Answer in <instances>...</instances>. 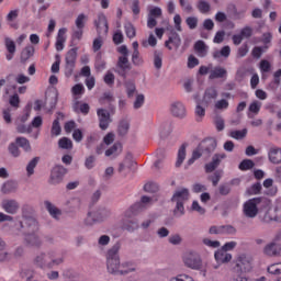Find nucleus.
Masks as SVG:
<instances>
[{
    "instance_id": "f257e3e1",
    "label": "nucleus",
    "mask_w": 281,
    "mask_h": 281,
    "mask_svg": "<svg viewBox=\"0 0 281 281\" xmlns=\"http://www.w3.org/2000/svg\"><path fill=\"white\" fill-rule=\"evenodd\" d=\"M34 265L40 267V269H54V267H58V265H63V257L56 258L55 251H48L47 254L41 252L37 255L34 260Z\"/></svg>"
},
{
    "instance_id": "f03ea898",
    "label": "nucleus",
    "mask_w": 281,
    "mask_h": 281,
    "mask_svg": "<svg viewBox=\"0 0 281 281\" xmlns=\"http://www.w3.org/2000/svg\"><path fill=\"white\" fill-rule=\"evenodd\" d=\"M190 199V190L187 188L178 189L172 198L171 203H176V207L173 210V214L176 216H183L186 214V209L183 207V203Z\"/></svg>"
},
{
    "instance_id": "7ed1b4c3",
    "label": "nucleus",
    "mask_w": 281,
    "mask_h": 281,
    "mask_svg": "<svg viewBox=\"0 0 281 281\" xmlns=\"http://www.w3.org/2000/svg\"><path fill=\"white\" fill-rule=\"evenodd\" d=\"M254 265V258L247 254L238 255L233 261L232 273H249Z\"/></svg>"
},
{
    "instance_id": "20e7f679",
    "label": "nucleus",
    "mask_w": 281,
    "mask_h": 281,
    "mask_svg": "<svg viewBox=\"0 0 281 281\" xmlns=\"http://www.w3.org/2000/svg\"><path fill=\"white\" fill-rule=\"evenodd\" d=\"M216 146H218L216 138L207 137L199 143L198 147L195 148V153H199L200 157L210 159V157H212V153L216 150Z\"/></svg>"
},
{
    "instance_id": "39448f33",
    "label": "nucleus",
    "mask_w": 281,
    "mask_h": 281,
    "mask_svg": "<svg viewBox=\"0 0 281 281\" xmlns=\"http://www.w3.org/2000/svg\"><path fill=\"white\" fill-rule=\"evenodd\" d=\"M265 199L262 198H255L250 199L244 204L243 213L246 218H256L258 214H260L259 205H262Z\"/></svg>"
},
{
    "instance_id": "423d86ee",
    "label": "nucleus",
    "mask_w": 281,
    "mask_h": 281,
    "mask_svg": "<svg viewBox=\"0 0 281 281\" xmlns=\"http://www.w3.org/2000/svg\"><path fill=\"white\" fill-rule=\"evenodd\" d=\"M281 236L276 233L273 239L263 247L265 256L268 258H280L281 257Z\"/></svg>"
},
{
    "instance_id": "0eeeda50",
    "label": "nucleus",
    "mask_w": 281,
    "mask_h": 281,
    "mask_svg": "<svg viewBox=\"0 0 281 281\" xmlns=\"http://www.w3.org/2000/svg\"><path fill=\"white\" fill-rule=\"evenodd\" d=\"M259 214L262 223H273V221H276V211L273 207L269 206V202H267L265 199Z\"/></svg>"
},
{
    "instance_id": "6e6552de",
    "label": "nucleus",
    "mask_w": 281,
    "mask_h": 281,
    "mask_svg": "<svg viewBox=\"0 0 281 281\" xmlns=\"http://www.w3.org/2000/svg\"><path fill=\"white\" fill-rule=\"evenodd\" d=\"M67 175V168H64L60 165H57L50 171L49 183L50 186H58V183H63V179Z\"/></svg>"
},
{
    "instance_id": "1a4fd4ad",
    "label": "nucleus",
    "mask_w": 281,
    "mask_h": 281,
    "mask_svg": "<svg viewBox=\"0 0 281 281\" xmlns=\"http://www.w3.org/2000/svg\"><path fill=\"white\" fill-rule=\"evenodd\" d=\"M106 269L109 273H120V276H126L135 271V268L120 270V259H106Z\"/></svg>"
},
{
    "instance_id": "9d476101",
    "label": "nucleus",
    "mask_w": 281,
    "mask_h": 281,
    "mask_svg": "<svg viewBox=\"0 0 281 281\" xmlns=\"http://www.w3.org/2000/svg\"><path fill=\"white\" fill-rule=\"evenodd\" d=\"M111 216V211L104 206L97 209L94 212L88 213V218H92L94 223H100L104 221V218H109Z\"/></svg>"
},
{
    "instance_id": "9b49d317",
    "label": "nucleus",
    "mask_w": 281,
    "mask_h": 281,
    "mask_svg": "<svg viewBox=\"0 0 281 281\" xmlns=\"http://www.w3.org/2000/svg\"><path fill=\"white\" fill-rule=\"evenodd\" d=\"M183 262L189 269H201V257L196 252H189L184 256Z\"/></svg>"
},
{
    "instance_id": "f8f14e48",
    "label": "nucleus",
    "mask_w": 281,
    "mask_h": 281,
    "mask_svg": "<svg viewBox=\"0 0 281 281\" xmlns=\"http://www.w3.org/2000/svg\"><path fill=\"white\" fill-rule=\"evenodd\" d=\"M97 114L99 117V127L101 131H106L109 124H111V113L104 109H98Z\"/></svg>"
},
{
    "instance_id": "ddd939ff",
    "label": "nucleus",
    "mask_w": 281,
    "mask_h": 281,
    "mask_svg": "<svg viewBox=\"0 0 281 281\" xmlns=\"http://www.w3.org/2000/svg\"><path fill=\"white\" fill-rule=\"evenodd\" d=\"M225 157H227V155L225 154H214L212 157V161L207 162L204 166L205 172L206 173L214 172V170H216L218 166H221V161H223Z\"/></svg>"
},
{
    "instance_id": "4468645a",
    "label": "nucleus",
    "mask_w": 281,
    "mask_h": 281,
    "mask_svg": "<svg viewBox=\"0 0 281 281\" xmlns=\"http://www.w3.org/2000/svg\"><path fill=\"white\" fill-rule=\"evenodd\" d=\"M1 205L7 214H16L19 207H21L16 200H3Z\"/></svg>"
},
{
    "instance_id": "2eb2a0df",
    "label": "nucleus",
    "mask_w": 281,
    "mask_h": 281,
    "mask_svg": "<svg viewBox=\"0 0 281 281\" xmlns=\"http://www.w3.org/2000/svg\"><path fill=\"white\" fill-rule=\"evenodd\" d=\"M21 227H25L27 234H34L38 232V222L33 217L25 218L24 222H20Z\"/></svg>"
},
{
    "instance_id": "dca6fc26",
    "label": "nucleus",
    "mask_w": 281,
    "mask_h": 281,
    "mask_svg": "<svg viewBox=\"0 0 281 281\" xmlns=\"http://www.w3.org/2000/svg\"><path fill=\"white\" fill-rule=\"evenodd\" d=\"M137 162L133 160V154L127 153L124 160L119 165V172H124V170H133V167L136 166Z\"/></svg>"
},
{
    "instance_id": "f3484780",
    "label": "nucleus",
    "mask_w": 281,
    "mask_h": 281,
    "mask_svg": "<svg viewBox=\"0 0 281 281\" xmlns=\"http://www.w3.org/2000/svg\"><path fill=\"white\" fill-rule=\"evenodd\" d=\"M25 243L29 247H36L40 249V247H43V240H41V237L34 233H27L25 236Z\"/></svg>"
},
{
    "instance_id": "a211bd4d",
    "label": "nucleus",
    "mask_w": 281,
    "mask_h": 281,
    "mask_svg": "<svg viewBox=\"0 0 281 281\" xmlns=\"http://www.w3.org/2000/svg\"><path fill=\"white\" fill-rule=\"evenodd\" d=\"M170 44L175 45V47H180L181 46V37L179 36V33H177L175 30H172L169 34L168 41L165 42V46L167 49H172V46Z\"/></svg>"
},
{
    "instance_id": "6ab92c4d",
    "label": "nucleus",
    "mask_w": 281,
    "mask_h": 281,
    "mask_svg": "<svg viewBox=\"0 0 281 281\" xmlns=\"http://www.w3.org/2000/svg\"><path fill=\"white\" fill-rule=\"evenodd\" d=\"M171 113L173 117H186V106L183 103L177 101L171 104Z\"/></svg>"
},
{
    "instance_id": "aec40b11",
    "label": "nucleus",
    "mask_w": 281,
    "mask_h": 281,
    "mask_svg": "<svg viewBox=\"0 0 281 281\" xmlns=\"http://www.w3.org/2000/svg\"><path fill=\"white\" fill-rule=\"evenodd\" d=\"M120 249H122V244L117 241L108 250L106 260H120Z\"/></svg>"
},
{
    "instance_id": "412c9836",
    "label": "nucleus",
    "mask_w": 281,
    "mask_h": 281,
    "mask_svg": "<svg viewBox=\"0 0 281 281\" xmlns=\"http://www.w3.org/2000/svg\"><path fill=\"white\" fill-rule=\"evenodd\" d=\"M65 34H67V29L63 27L59 29L56 40V49L57 52H63L65 49V42L67 41V37H65Z\"/></svg>"
},
{
    "instance_id": "4be33fe9",
    "label": "nucleus",
    "mask_w": 281,
    "mask_h": 281,
    "mask_svg": "<svg viewBox=\"0 0 281 281\" xmlns=\"http://www.w3.org/2000/svg\"><path fill=\"white\" fill-rule=\"evenodd\" d=\"M4 45L7 52H9V54H7V60H12V58H14V54H16V44L10 37H7L4 40Z\"/></svg>"
},
{
    "instance_id": "5701e85b",
    "label": "nucleus",
    "mask_w": 281,
    "mask_h": 281,
    "mask_svg": "<svg viewBox=\"0 0 281 281\" xmlns=\"http://www.w3.org/2000/svg\"><path fill=\"white\" fill-rule=\"evenodd\" d=\"M34 52H36V49L33 45H27L26 47H24L20 56L21 63H27V60H30L32 56H34Z\"/></svg>"
},
{
    "instance_id": "b1692460",
    "label": "nucleus",
    "mask_w": 281,
    "mask_h": 281,
    "mask_svg": "<svg viewBox=\"0 0 281 281\" xmlns=\"http://www.w3.org/2000/svg\"><path fill=\"white\" fill-rule=\"evenodd\" d=\"M215 260L222 263L229 262L232 260V254L227 252V250H224L222 248L221 250H217L215 252Z\"/></svg>"
},
{
    "instance_id": "393cba45",
    "label": "nucleus",
    "mask_w": 281,
    "mask_h": 281,
    "mask_svg": "<svg viewBox=\"0 0 281 281\" xmlns=\"http://www.w3.org/2000/svg\"><path fill=\"white\" fill-rule=\"evenodd\" d=\"M16 188H19L16 181L9 180L2 186V192L3 194H12V192H16Z\"/></svg>"
},
{
    "instance_id": "a878e982",
    "label": "nucleus",
    "mask_w": 281,
    "mask_h": 281,
    "mask_svg": "<svg viewBox=\"0 0 281 281\" xmlns=\"http://www.w3.org/2000/svg\"><path fill=\"white\" fill-rule=\"evenodd\" d=\"M44 205H45L46 210L49 212L50 216H53V218H58L63 214V211H60L58 207H56L49 201H45Z\"/></svg>"
},
{
    "instance_id": "bb28decb",
    "label": "nucleus",
    "mask_w": 281,
    "mask_h": 281,
    "mask_svg": "<svg viewBox=\"0 0 281 281\" xmlns=\"http://www.w3.org/2000/svg\"><path fill=\"white\" fill-rule=\"evenodd\" d=\"M151 199L149 196L143 195L140 202L135 203L132 206L133 214H137V212H142L144 210V204L150 203Z\"/></svg>"
},
{
    "instance_id": "cd10ccee",
    "label": "nucleus",
    "mask_w": 281,
    "mask_h": 281,
    "mask_svg": "<svg viewBox=\"0 0 281 281\" xmlns=\"http://www.w3.org/2000/svg\"><path fill=\"white\" fill-rule=\"evenodd\" d=\"M5 240L0 237V262H8L10 260V252L5 250Z\"/></svg>"
},
{
    "instance_id": "c85d7f7f",
    "label": "nucleus",
    "mask_w": 281,
    "mask_h": 281,
    "mask_svg": "<svg viewBox=\"0 0 281 281\" xmlns=\"http://www.w3.org/2000/svg\"><path fill=\"white\" fill-rule=\"evenodd\" d=\"M124 87L126 89L127 98H134L135 93H137V87L135 86V81L127 80L124 82Z\"/></svg>"
},
{
    "instance_id": "c756f323",
    "label": "nucleus",
    "mask_w": 281,
    "mask_h": 281,
    "mask_svg": "<svg viewBox=\"0 0 281 281\" xmlns=\"http://www.w3.org/2000/svg\"><path fill=\"white\" fill-rule=\"evenodd\" d=\"M225 76H227V70H225V68L222 67H215L209 78L210 80H215V78H225Z\"/></svg>"
},
{
    "instance_id": "7c9ffc66",
    "label": "nucleus",
    "mask_w": 281,
    "mask_h": 281,
    "mask_svg": "<svg viewBox=\"0 0 281 281\" xmlns=\"http://www.w3.org/2000/svg\"><path fill=\"white\" fill-rule=\"evenodd\" d=\"M269 160L271 161V164H281V149L280 148L270 149Z\"/></svg>"
},
{
    "instance_id": "2f4dec72",
    "label": "nucleus",
    "mask_w": 281,
    "mask_h": 281,
    "mask_svg": "<svg viewBox=\"0 0 281 281\" xmlns=\"http://www.w3.org/2000/svg\"><path fill=\"white\" fill-rule=\"evenodd\" d=\"M76 58H78V48H71L66 54V64L76 65Z\"/></svg>"
},
{
    "instance_id": "473e14b6",
    "label": "nucleus",
    "mask_w": 281,
    "mask_h": 281,
    "mask_svg": "<svg viewBox=\"0 0 281 281\" xmlns=\"http://www.w3.org/2000/svg\"><path fill=\"white\" fill-rule=\"evenodd\" d=\"M116 66L119 69L127 70L131 71L133 67L131 66V63L128 61V56L127 57H119Z\"/></svg>"
},
{
    "instance_id": "72a5a7b5",
    "label": "nucleus",
    "mask_w": 281,
    "mask_h": 281,
    "mask_svg": "<svg viewBox=\"0 0 281 281\" xmlns=\"http://www.w3.org/2000/svg\"><path fill=\"white\" fill-rule=\"evenodd\" d=\"M15 143L18 144V146H20V148H23V150H25V153H30V150H32L30 140L25 137H18L15 139Z\"/></svg>"
},
{
    "instance_id": "f704fd0d",
    "label": "nucleus",
    "mask_w": 281,
    "mask_h": 281,
    "mask_svg": "<svg viewBox=\"0 0 281 281\" xmlns=\"http://www.w3.org/2000/svg\"><path fill=\"white\" fill-rule=\"evenodd\" d=\"M229 54H232V48H229V46H224L221 50L213 52V58H221V56L229 58Z\"/></svg>"
},
{
    "instance_id": "c9c22d12",
    "label": "nucleus",
    "mask_w": 281,
    "mask_h": 281,
    "mask_svg": "<svg viewBox=\"0 0 281 281\" xmlns=\"http://www.w3.org/2000/svg\"><path fill=\"white\" fill-rule=\"evenodd\" d=\"M188 147L187 144H182L178 150V160L176 161V168H180L181 164H183L186 159V148Z\"/></svg>"
},
{
    "instance_id": "e433bc0d",
    "label": "nucleus",
    "mask_w": 281,
    "mask_h": 281,
    "mask_svg": "<svg viewBox=\"0 0 281 281\" xmlns=\"http://www.w3.org/2000/svg\"><path fill=\"white\" fill-rule=\"evenodd\" d=\"M128 128H131V125L127 123V121H121L117 127V134L120 137H124L128 134Z\"/></svg>"
},
{
    "instance_id": "4c0bfd02",
    "label": "nucleus",
    "mask_w": 281,
    "mask_h": 281,
    "mask_svg": "<svg viewBox=\"0 0 281 281\" xmlns=\"http://www.w3.org/2000/svg\"><path fill=\"white\" fill-rule=\"evenodd\" d=\"M125 34L127 36V38H135V36H137V31L135 29V25H133V23L127 22L125 25Z\"/></svg>"
},
{
    "instance_id": "58836bf2",
    "label": "nucleus",
    "mask_w": 281,
    "mask_h": 281,
    "mask_svg": "<svg viewBox=\"0 0 281 281\" xmlns=\"http://www.w3.org/2000/svg\"><path fill=\"white\" fill-rule=\"evenodd\" d=\"M122 153V143H114L112 147L105 150V157H111V155H117Z\"/></svg>"
},
{
    "instance_id": "ea45409f",
    "label": "nucleus",
    "mask_w": 281,
    "mask_h": 281,
    "mask_svg": "<svg viewBox=\"0 0 281 281\" xmlns=\"http://www.w3.org/2000/svg\"><path fill=\"white\" fill-rule=\"evenodd\" d=\"M139 228V224L135 220H127L123 224V229H126V232H135V229Z\"/></svg>"
},
{
    "instance_id": "a19ab883",
    "label": "nucleus",
    "mask_w": 281,
    "mask_h": 281,
    "mask_svg": "<svg viewBox=\"0 0 281 281\" xmlns=\"http://www.w3.org/2000/svg\"><path fill=\"white\" fill-rule=\"evenodd\" d=\"M58 146L64 150H71V148H74V143L71 142V139L63 137L58 140Z\"/></svg>"
},
{
    "instance_id": "79ce46f5",
    "label": "nucleus",
    "mask_w": 281,
    "mask_h": 281,
    "mask_svg": "<svg viewBox=\"0 0 281 281\" xmlns=\"http://www.w3.org/2000/svg\"><path fill=\"white\" fill-rule=\"evenodd\" d=\"M196 8L201 14H207L210 13V10H212V5H210L207 1H199Z\"/></svg>"
},
{
    "instance_id": "37998d69",
    "label": "nucleus",
    "mask_w": 281,
    "mask_h": 281,
    "mask_svg": "<svg viewBox=\"0 0 281 281\" xmlns=\"http://www.w3.org/2000/svg\"><path fill=\"white\" fill-rule=\"evenodd\" d=\"M38 161H41V158L40 157H35L26 166V172H27L29 177H32V175H34V169L38 165Z\"/></svg>"
},
{
    "instance_id": "c03bdc74",
    "label": "nucleus",
    "mask_w": 281,
    "mask_h": 281,
    "mask_svg": "<svg viewBox=\"0 0 281 281\" xmlns=\"http://www.w3.org/2000/svg\"><path fill=\"white\" fill-rule=\"evenodd\" d=\"M254 166H256V164L254 162V160H251V159H244V160L239 164L238 168H239V170L245 171V170H251V168H254Z\"/></svg>"
},
{
    "instance_id": "a18cd8bd",
    "label": "nucleus",
    "mask_w": 281,
    "mask_h": 281,
    "mask_svg": "<svg viewBox=\"0 0 281 281\" xmlns=\"http://www.w3.org/2000/svg\"><path fill=\"white\" fill-rule=\"evenodd\" d=\"M144 190L145 192L155 194L156 192H159V184L155 182H148L144 186Z\"/></svg>"
},
{
    "instance_id": "49530a36",
    "label": "nucleus",
    "mask_w": 281,
    "mask_h": 281,
    "mask_svg": "<svg viewBox=\"0 0 281 281\" xmlns=\"http://www.w3.org/2000/svg\"><path fill=\"white\" fill-rule=\"evenodd\" d=\"M132 63L135 65V67H140V65H144V58H142L139 52H133Z\"/></svg>"
},
{
    "instance_id": "de8ad7c7",
    "label": "nucleus",
    "mask_w": 281,
    "mask_h": 281,
    "mask_svg": "<svg viewBox=\"0 0 281 281\" xmlns=\"http://www.w3.org/2000/svg\"><path fill=\"white\" fill-rule=\"evenodd\" d=\"M179 3L183 12H186L187 14H192V12H194V8H192V4H190L188 0H179Z\"/></svg>"
},
{
    "instance_id": "09e8293b",
    "label": "nucleus",
    "mask_w": 281,
    "mask_h": 281,
    "mask_svg": "<svg viewBox=\"0 0 281 281\" xmlns=\"http://www.w3.org/2000/svg\"><path fill=\"white\" fill-rule=\"evenodd\" d=\"M164 54L161 52L156 50L154 53V65L157 69H161L162 66V58Z\"/></svg>"
},
{
    "instance_id": "8fccbe9b",
    "label": "nucleus",
    "mask_w": 281,
    "mask_h": 281,
    "mask_svg": "<svg viewBox=\"0 0 281 281\" xmlns=\"http://www.w3.org/2000/svg\"><path fill=\"white\" fill-rule=\"evenodd\" d=\"M186 23L190 30H196V27L199 25V18L189 16V18H187Z\"/></svg>"
},
{
    "instance_id": "3c124183",
    "label": "nucleus",
    "mask_w": 281,
    "mask_h": 281,
    "mask_svg": "<svg viewBox=\"0 0 281 281\" xmlns=\"http://www.w3.org/2000/svg\"><path fill=\"white\" fill-rule=\"evenodd\" d=\"M248 194L254 195V194H260L262 192V184L260 182H257L252 184L248 190Z\"/></svg>"
},
{
    "instance_id": "603ef678",
    "label": "nucleus",
    "mask_w": 281,
    "mask_h": 281,
    "mask_svg": "<svg viewBox=\"0 0 281 281\" xmlns=\"http://www.w3.org/2000/svg\"><path fill=\"white\" fill-rule=\"evenodd\" d=\"M103 80L108 87H113V85H115V75H113L111 71H108L103 77Z\"/></svg>"
},
{
    "instance_id": "864d4df0",
    "label": "nucleus",
    "mask_w": 281,
    "mask_h": 281,
    "mask_svg": "<svg viewBox=\"0 0 281 281\" xmlns=\"http://www.w3.org/2000/svg\"><path fill=\"white\" fill-rule=\"evenodd\" d=\"M231 137L234 139H244V137H247V128L231 132Z\"/></svg>"
},
{
    "instance_id": "5fc2aeb1",
    "label": "nucleus",
    "mask_w": 281,
    "mask_h": 281,
    "mask_svg": "<svg viewBox=\"0 0 281 281\" xmlns=\"http://www.w3.org/2000/svg\"><path fill=\"white\" fill-rule=\"evenodd\" d=\"M59 119L57 117L54 122H53V126L50 130L52 135H59L63 131V128L60 127V122L58 121Z\"/></svg>"
},
{
    "instance_id": "6e6d98bb",
    "label": "nucleus",
    "mask_w": 281,
    "mask_h": 281,
    "mask_svg": "<svg viewBox=\"0 0 281 281\" xmlns=\"http://www.w3.org/2000/svg\"><path fill=\"white\" fill-rule=\"evenodd\" d=\"M214 124H215L217 131L225 130V120L223 119V116H215Z\"/></svg>"
},
{
    "instance_id": "4d7b16f0",
    "label": "nucleus",
    "mask_w": 281,
    "mask_h": 281,
    "mask_svg": "<svg viewBox=\"0 0 281 281\" xmlns=\"http://www.w3.org/2000/svg\"><path fill=\"white\" fill-rule=\"evenodd\" d=\"M218 192L222 196H227V194H229V192H232V187L227 183L221 184L218 187Z\"/></svg>"
},
{
    "instance_id": "13d9d810",
    "label": "nucleus",
    "mask_w": 281,
    "mask_h": 281,
    "mask_svg": "<svg viewBox=\"0 0 281 281\" xmlns=\"http://www.w3.org/2000/svg\"><path fill=\"white\" fill-rule=\"evenodd\" d=\"M115 100L113 98V93L111 92H105L103 95L99 99L100 104H105L106 102H113Z\"/></svg>"
},
{
    "instance_id": "bf43d9fd",
    "label": "nucleus",
    "mask_w": 281,
    "mask_h": 281,
    "mask_svg": "<svg viewBox=\"0 0 281 281\" xmlns=\"http://www.w3.org/2000/svg\"><path fill=\"white\" fill-rule=\"evenodd\" d=\"M194 49L195 52H198L199 54H203L206 49H207V45H205V42L203 41H198L194 44Z\"/></svg>"
},
{
    "instance_id": "052dcab7",
    "label": "nucleus",
    "mask_w": 281,
    "mask_h": 281,
    "mask_svg": "<svg viewBox=\"0 0 281 281\" xmlns=\"http://www.w3.org/2000/svg\"><path fill=\"white\" fill-rule=\"evenodd\" d=\"M114 142H115V134L113 132L108 133L103 137V144H105V146H111V144H113Z\"/></svg>"
},
{
    "instance_id": "680f3d73",
    "label": "nucleus",
    "mask_w": 281,
    "mask_h": 281,
    "mask_svg": "<svg viewBox=\"0 0 281 281\" xmlns=\"http://www.w3.org/2000/svg\"><path fill=\"white\" fill-rule=\"evenodd\" d=\"M268 273H271L272 276H280V273H281L280 263H274V265L268 267Z\"/></svg>"
},
{
    "instance_id": "e2e57ef3",
    "label": "nucleus",
    "mask_w": 281,
    "mask_h": 281,
    "mask_svg": "<svg viewBox=\"0 0 281 281\" xmlns=\"http://www.w3.org/2000/svg\"><path fill=\"white\" fill-rule=\"evenodd\" d=\"M231 281H251V279L243 273H233Z\"/></svg>"
},
{
    "instance_id": "0e129e2a",
    "label": "nucleus",
    "mask_w": 281,
    "mask_h": 281,
    "mask_svg": "<svg viewBox=\"0 0 281 281\" xmlns=\"http://www.w3.org/2000/svg\"><path fill=\"white\" fill-rule=\"evenodd\" d=\"M72 93L74 95H82L85 93V86L81 83H77L72 87Z\"/></svg>"
},
{
    "instance_id": "69168bd1",
    "label": "nucleus",
    "mask_w": 281,
    "mask_h": 281,
    "mask_svg": "<svg viewBox=\"0 0 281 281\" xmlns=\"http://www.w3.org/2000/svg\"><path fill=\"white\" fill-rule=\"evenodd\" d=\"M222 234H234L236 228L232 225H222L220 226Z\"/></svg>"
},
{
    "instance_id": "338daca9",
    "label": "nucleus",
    "mask_w": 281,
    "mask_h": 281,
    "mask_svg": "<svg viewBox=\"0 0 281 281\" xmlns=\"http://www.w3.org/2000/svg\"><path fill=\"white\" fill-rule=\"evenodd\" d=\"M144 94L136 95V99L134 101V109H142V106L144 105Z\"/></svg>"
},
{
    "instance_id": "774afa93",
    "label": "nucleus",
    "mask_w": 281,
    "mask_h": 281,
    "mask_svg": "<svg viewBox=\"0 0 281 281\" xmlns=\"http://www.w3.org/2000/svg\"><path fill=\"white\" fill-rule=\"evenodd\" d=\"M170 281H194V279L188 274H179L178 277L172 278Z\"/></svg>"
}]
</instances>
